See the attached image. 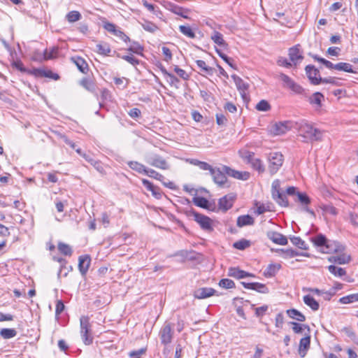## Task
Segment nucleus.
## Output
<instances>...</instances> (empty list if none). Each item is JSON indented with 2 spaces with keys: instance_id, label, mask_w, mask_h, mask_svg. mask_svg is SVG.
Listing matches in <instances>:
<instances>
[{
  "instance_id": "nucleus-12",
  "label": "nucleus",
  "mask_w": 358,
  "mask_h": 358,
  "mask_svg": "<svg viewBox=\"0 0 358 358\" xmlns=\"http://www.w3.org/2000/svg\"><path fill=\"white\" fill-rule=\"evenodd\" d=\"M222 169L225 171L228 176L238 180H248L250 176V173L248 171H236L226 165H222Z\"/></svg>"
},
{
  "instance_id": "nucleus-17",
  "label": "nucleus",
  "mask_w": 358,
  "mask_h": 358,
  "mask_svg": "<svg viewBox=\"0 0 358 358\" xmlns=\"http://www.w3.org/2000/svg\"><path fill=\"white\" fill-rule=\"evenodd\" d=\"M267 237L274 243L280 245H286L288 243L287 237L277 231H268Z\"/></svg>"
},
{
  "instance_id": "nucleus-52",
  "label": "nucleus",
  "mask_w": 358,
  "mask_h": 358,
  "mask_svg": "<svg viewBox=\"0 0 358 358\" xmlns=\"http://www.w3.org/2000/svg\"><path fill=\"white\" fill-rule=\"evenodd\" d=\"M179 30L182 34L189 38H194L196 37L195 33L189 26L180 25L179 26Z\"/></svg>"
},
{
  "instance_id": "nucleus-34",
  "label": "nucleus",
  "mask_w": 358,
  "mask_h": 358,
  "mask_svg": "<svg viewBox=\"0 0 358 358\" xmlns=\"http://www.w3.org/2000/svg\"><path fill=\"white\" fill-rule=\"evenodd\" d=\"M57 249L60 253L65 256L71 257L73 254V250L71 247L63 242H59L57 244Z\"/></svg>"
},
{
  "instance_id": "nucleus-59",
  "label": "nucleus",
  "mask_w": 358,
  "mask_h": 358,
  "mask_svg": "<svg viewBox=\"0 0 358 358\" xmlns=\"http://www.w3.org/2000/svg\"><path fill=\"white\" fill-rule=\"evenodd\" d=\"M143 5L151 13L158 15V13H160L159 9L157 6L154 4L150 3L146 0H142Z\"/></svg>"
},
{
  "instance_id": "nucleus-6",
  "label": "nucleus",
  "mask_w": 358,
  "mask_h": 358,
  "mask_svg": "<svg viewBox=\"0 0 358 358\" xmlns=\"http://www.w3.org/2000/svg\"><path fill=\"white\" fill-rule=\"evenodd\" d=\"M284 161L283 155L278 152H271L268 156V171L271 175L275 174L282 166Z\"/></svg>"
},
{
  "instance_id": "nucleus-58",
  "label": "nucleus",
  "mask_w": 358,
  "mask_h": 358,
  "mask_svg": "<svg viewBox=\"0 0 358 358\" xmlns=\"http://www.w3.org/2000/svg\"><path fill=\"white\" fill-rule=\"evenodd\" d=\"M255 108L259 111L266 112L271 109V106L267 101L263 99L256 105Z\"/></svg>"
},
{
  "instance_id": "nucleus-19",
  "label": "nucleus",
  "mask_w": 358,
  "mask_h": 358,
  "mask_svg": "<svg viewBox=\"0 0 358 358\" xmlns=\"http://www.w3.org/2000/svg\"><path fill=\"white\" fill-rule=\"evenodd\" d=\"M228 275L236 279H243L246 277H255V275L237 267H230L228 270Z\"/></svg>"
},
{
  "instance_id": "nucleus-18",
  "label": "nucleus",
  "mask_w": 358,
  "mask_h": 358,
  "mask_svg": "<svg viewBox=\"0 0 358 358\" xmlns=\"http://www.w3.org/2000/svg\"><path fill=\"white\" fill-rule=\"evenodd\" d=\"M141 181H142L143 186L148 191L152 192V194L155 198H156L157 199H159L162 198V192L159 187L154 185L150 181H149L147 179H142Z\"/></svg>"
},
{
  "instance_id": "nucleus-46",
  "label": "nucleus",
  "mask_w": 358,
  "mask_h": 358,
  "mask_svg": "<svg viewBox=\"0 0 358 358\" xmlns=\"http://www.w3.org/2000/svg\"><path fill=\"white\" fill-rule=\"evenodd\" d=\"M97 52L103 55H108L111 50L109 44L107 43H100L96 45Z\"/></svg>"
},
{
  "instance_id": "nucleus-25",
  "label": "nucleus",
  "mask_w": 358,
  "mask_h": 358,
  "mask_svg": "<svg viewBox=\"0 0 358 358\" xmlns=\"http://www.w3.org/2000/svg\"><path fill=\"white\" fill-rule=\"evenodd\" d=\"M324 100V96L319 92L313 93L309 98V103L317 108L322 107V101Z\"/></svg>"
},
{
  "instance_id": "nucleus-26",
  "label": "nucleus",
  "mask_w": 358,
  "mask_h": 358,
  "mask_svg": "<svg viewBox=\"0 0 358 358\" xmlns=\"http://www.w3.org/2000/svg\"><path fill=\"white\" fill-rule=\"evenodd\" d=\"M351 257L346 254H341L339 255L331 256L329 258V261L338 264H345L350 262Z\"/></svg>"
},
{
  "instance_id": "nucleus-15",
  "label": "nucleus",
  "mask_w": 358,
  "mask_h": 358,
  "mask_svg": "<svg viewBox=\"0 0 358 358\" xmlns=\"http://www.w3.org/2000/svg\"><path fill=\"white\" fill-rule=\"evenodd\" d=\"M344 249V246L339 242L328 240L327 244L325 248L322 249V252L324 253H338L342 252Z\"/></svg>"
},
{
  "instance_id": "nucleus-2",
  "label": "nucleus",
  "mask_w": 358,
  "mask_h": 358,
  "mask_svg": "<svg viewBox=\"0 0 358 358\" xmlns=\"http://www.w3.org/2000/svg\"><path fill=\"white\" fill-rule=\"evenodd\" d=\"M185 213L188 217H193L194 221L199 224L203 230L208 232L213 231V221L209 217L199 213L194 209L187 210Z\"/></svg>"
},
{
  "instance_id": "nucleus-64",
  "label": "nucleus",
  "mask_w": 358,
  "mask_h": 358,
  "mask_svg": "<svg viewBox=\"0 0 358 358\" xmlns=\"http://www.w3.org/2000/svg\"><path fill=\"white\" fill-rule=\"evenodd\" d=\"M253 290L263 294L268 292V288L266 286V285L260 282H255Z\"/></svg>"
},
{
  "instance_id": "nucleus-23",
  "label": "nucleus",
  "mask_w": 358,
  "mask_h": 358,
  "mask_svg": "<svg viewBox=\"0 0 358 358\" xmlns=\"http://www.w3.org/2000/svg\"><path fill=\"white\" fill-rule=\"evenodd\" d=\"M80 84L87 91L94 93L97 99H99L98 94L96 92V85L92 79L90 78H84L80 80Z\"/></svg>"
},
{
  "instance_id": "nucleus-36",
  "label": "nucleus",
  "mask_w": 358,
  "mask_h": 358,
  "mask_svg": "<svg viewBox=\"0 0 358 358\" xmlns=\"http://www.w3.org/2000/svg\"><path fill=\"white\" fill-rule=\"evenodd\" d=\"M276 252H282L285 254V258H287V257H289V258H292V257H296V256H299V255H302V256H305V257H308V254H305V253H301V252H299L295 250H293V249H286V250H284V249H277L275 250Z\"/></svg>"
},
{
  "instance_id": "nucleus-5",
  "label": "nucleus",
  "mask_w": 358,
  "mask_h": 358,
  "mask_svg": "<svg viewBox=\"0 0 358 358\" xmlns=\"http://www.w3.org/2000/svg\"><path fill=\"white\" fill-rule=\"evenodd\" d=\"M145 162L150 166L162 170H168L170 169V164L167 161L157 154L148 155L145 158Z\"/></svg>"
},
{
  "instance_id": "nucleus-38",
  "label": "nucleus",
  "mask_w": 358,
  "mask_h": 358,
  "mask_svg": "<svg viewBox=\"0 0 358 358\" xmlns=\"http://www.w3.org/2000/svg\"><path fill=\"white\" fill-rule=\"evenodd\" d=\"M74 63L78 69L83 73H86L88 71V64L85 60L80 57L73 59Z\"/></svg>"
},
{
  "instance_id": "nucleus-8",
  "label": "nucleus",
  "mask_w": 358,
  "mask_h": 358,
  "mask_svg": "<svg viewBox=\"0 0 358 358\" xmlns=\"http://www.w3.org/2000/svg\"><path fill=\"white\" fill-rule=\"evenodd\" d=\"M305 71L311 84L317 85L321 83L322 77L319 70L315 66L311 64L307 65L305 68Z\"/></svg>"
},
{
  "instance_id": "nucleus-54",
  "label": "nucleus",
  "mask_w": 358,
  "mask_h": 358,
  "mask_svg": "<svg viewBox=\"0 0 358 358\" xmlns=\"http://www.w3.org/2000/svg\"><path fill=\"white\" fill-rule=\"evenodd\" d=\"M59 48L57 47H52L51 49H45L44 51V59H51L55 58L58 54Z\"/></svg>"
},
{
  "instance_id": "nucleus-49",
  "label": "nucleus",
  "mask_w": 358,
  "mask_h": 358,
  "mask_svg": "<svg viewBox=\"0 0 358 358\" xmlns=\"http://www.w3.org/2000/svg\"><path fill=\"white\" fill-rule=\"evenodd\" d=\"M356 301H358V293L343 296L339 299V302L342 304H348Z\"/></svg>"
},
{
  "instance_id": "nucleus-53",
  "label": "nucleus",
  "mask_w": 358,
  "mask_h": 358,
  "mask_svg": "<svg viewBox=\"0 0 358 358\" xmlns=\"http://www.w3.org/2000/svg\"><path fill=\"white\" fill-rule=\"evenodd\" d=\"M66 18L69 22L72 23L80 20L81 15L78 11L72 10L67 13Z\"/></svg>"
},
{
  "instance_id": "nucleus-1",
  "label": "nucleus",
  "mask_w": 358,
  "mask_h": 358,
  "mask_svg": "<svg viewBox=\"0 0 358 358\" xmlns=\"http://www.w3.org/2000/svg\"><path fill=\"white\" fill-rule=\"evenodd\" d=\"M294 127L298 130L299 136L303 138V142L308 143L322 140V131L305 120L296 122Z\"/></svg>"
},
{
  "instance_id": "nucleus-27",
  "label": "nucleus",
  "mask_w": 358,
  "mask_h": 358,
  "mask_svg": "<svg viewBox=\"0 0 358 358\" xmlns=\"http://www.w3.org/2000/svg\"><path fill=\"white\" fill-rule=\"evenodd\" d=\"M34 73L36 76L50 78H52L55 80H57L59 78V76L58 74L54 73L50 70L46 71L44 69H34Z\"/></svg>"
},
{
  "instance_id": "nucleus-13",
  "label": "nucleus",
  "mask_w": 358,
  "mask_h": 358,
  "mask_svg": "<svg viewBox=\"0 0 358 358\" xmlns=\"http://www.w3.org/2000/svg\"><path fill=\"white\" fill-rule=\"evenodd\" d=\"M300 45L297 44L289 49V57L294 66H296L303 59Z\"/></svg>"
},
{
  "instance_id": "nucleus-33",
  "label": "nucleus",
  "mask_w": 358,
  "mask_h": 358,
  "mask_svg": "<svg viewBox=\"0 0 358 358\" xmlns=\"http://www.w3.org/2000/svg\"><path fill=\"white\" fill-rule=\"evenodd\" d=\"M287 314L290 318L296 320L299 322H304L306 320L305 315L296 309H289L287 310Z\"/></svg>"
},
{
  "instance_id": "nucleus-43",
  "label": "nucleus",
  "mask_w": 358,
  "mask_h": 358,
  "mask_svg": "<svg viewBox=\"0 0 358 358\" xmlns=\"http://www.w3.org/2000/svg\"><path fill=\"white\" fill-rule=\"evenodd\" d=\"M17 335V331L15 329H1L0 336L4 339H9Z\"/></svg>"
},
{
  "instance_id": "nucleus-24",
  "label": "nucleus",
  "mask_w": 358,
  "mask_h": 358,
  "mask_svg": "<svg viewBox=\"0 0 358 358\" xmlns=\"http://www.w3.org/2000/svg\"><path fill=\"white\" fill-rule=\"evenodd\" d=\"M255 223L254 218L250 215H244L238 217L236 224L238 227L253 225Z\"/></svg>"
},
{
  "instance_id": "nucleus-9",
  "label": "nucleus",
  "mask_w": 358,
  "mask_h": 358,
  "mask_svg": "<svg viewBox=\"0 0 358 358\" xmlns=\"http://www.w3.org/2000/svg\"><path fill=\"white\" fill-rule=\"evenodd\" d=\"M210 176L213 178V182L219 187H223L227 182V175L222 169V166L221 167H215Z\"/></svg>"
},
{
  "instance_id": "nucleus-41",
  "label": "nucleus",
  "mask_w": 358,
  "mask_h": 358,
  "mask_svg": "<svg viewBox=\"0 0 358 358\" xmlns=\"http://www.w3.org/2000/svg\"><path fill=\"white\" fill-rule=\"evenodd\" d=\"M336 70L348 73H355L352 69V66L346 62H339L335 64Z\"/></svg>"
},
{
  "instance_id": "nucleus-56",
  "label": "nucleus",
  "mask_w": 358,
  "mask_h": 358,
  "mask_svg": "<svg viewBox=\"0 0 358 358\" xmlns=\"http://www.w3.org/2000/svg\"><path fill=\"white\" fill-rule=\"evenodd\" d=\"M290 324L293 326L292 329L295 334H301L304 329L310 331V328L307 324H299L295 322H291Z\"/></svg>"
},
{
  "instance_id": "nucleus-20",
  "label": "nucleus",
  "mask_w": 358,
  "mask_h": 358,
  "mask_svg": "<svg viewBox=\"0 0 358 358\" xmlns=\"http://www.w3.org/2000/svg\"><path fill=\"white\" fill-rule=\"evenodd\" d=\"M78 262L79 271L83 275H85L89 269L91 259L89 255H83L79 257Z\"/></svg>"
},
{
  "instance_id": "nucleus-57",
  "label": "nucleus",
  "mask_w": 358,
  "mask_h": 358,
  "mask_svg": "<svg viewBox=\"0 0 358 358\" xmlns=\"http://www.w3.org/2000/svg\"><path fill=\"white\" fill-rule=\"evenodd\" d=\"M118 57L122 58V59L127 61L128 63L131 64L132 66H136L139 64V59L134 57L133 55H122L120 56L119 54L117 55Z\"/></svg>"
},
{
  "instance_id": "nucleus-10",
  "label": "nucleus",
  "mask_w": 358,
  "mask_h": 358,
  "mask_svg": "<svg viewBox=\"0 0 358 358\" xmlns=\"http://www.w3.org/2000/svg\"><path fill=\"white\" fill-rule=\"evenodd\" d=\"M163 6L166 9L170 10L171 12L178 15L181 16L185 19L189 18L187 14L189 13V10L187 8H184L175 4L174 3L168 1H164L163 3Z\"/></svg>"
},
{
  "instance_id": "nucleus-60",
  "label": "nucleus",
  "mask_w": 358,
  "mask_h": 358,
  "mask_svg": "<svg viewBox=\"0 0 358 358\" xmlns=\"http://www.w3.org/2000/svg\"><path fill=\"white\" fill-rule=\"evenodd\" d=\"M219 286L224 289H231L235 287V283L232 280L224 278L219 282Z\"/></svg>"
},
{
  "instance_id": "nucleus-7",
  "label": "nucleus",
  "mask_w": 358,
  "mask_h": 358,
  "mask_svg": "<svg viewBox=\"0 0 358 358\" xmlns=\"http://www.w3.org/2000/svg\"><path fill=\"white\" fill-rule=\"evenodd\" d=\"M294 125L295 123L292 121L276 122L271 127V132L275 136L282 135L294 127Z\"/></svg>"
},
{
  "instance_id": "nucleus-14",
  "label": "nucleus",
  "mask_w": 358,
  "mask_h": 358,
  "mask_svg": "<svg viewBox=\"0 0 358 358\" xmlns=\"http://www.w3.org/2000/svg\"><path fill=\"white\" fill-rule=\"evenodd\" d=\"M236 199V195L229 194L220 198L218 201L219 208L223 211H227L230 209L234 204Z\"/></svg>"
},
{
  "instance_id": "nucleus-39",
  "label": "nucleus",
  "mask_w": 358,
  "mask_h": 358,
  "mask_svg": "<svg viewBox=\"0 0 358 358\" xmlns=\"http://www.w3.org/2000/svg\"><path fill=\"white\" fill-rule=\"evenodd\" d=\"M193 203L200 208L210 209L209 201L204 197L195 196L193 198Z\"/></svg>"
},
{
  "instance_id": "nucleus-48",
  "label": "nucleus",
  "mask_w": 358,
  "mask_h": 358,
  "mask_svg": "<svg viewBox=\"0 0 358 358\" xmlns=\"http://www.w3.org/2000/svg\"><path fill=\"white\" fill-rule=\"evenodd\" d=\"M250 241L246 239H241L233 244V247L237 250H243L250 246Z\"/></svg>"
},
{
  "instance_id": "nucleus-37",
  "label": "nucleus",
  "mask_w": 358,
  "mask_h": 358,
  "mask_svg": "<svg viewBox=\"0 0 358 358\" xmlns=\"http://www.w3.org/2000/svg\"><path fill=\"white\" fill-rule=\"evenodd\" d=\"M281 268V266L280 264H269L265 271H264V275L266 277H273L275 275L277 271Z\"/></svg>"
},
{
  "instance_id": "nucleus-50",
  "label": "nucleus",
  "mask_w": 358,
  "mask_h": 358,
  "mask_svg": "<svg viewBox=\"0 0 358 358\" xmlns=\"http://www.w3.org/2000/svg\"><path fill=\"white\" fill-rule=\"evenodd\" d=\"M239 154L241 157L248 164H250L255 159V153L248 150L240 151Z\"/></svg>"
},
{
  "instance_id": "nucleus-35",
  "label": "nucleus",
  "mask_w": 358,
  "mask_h": 358,
  "mask_svg": "<svg viewBox=\"0 0 358 358\" xmlns=\"http://www.w3.org/2000/svg\"><path fill=\"white\" fill-rule=\"evenodd\" d=\"M127 50L129 52L142 56L144 48L137 41H131V45L128 48Z\"/></svg>"
},
{
  "instance_id": "nucleus-47",
  "label": "nucleus",
  "mask_w": 358,
  "mask_h": 358,
  "mask_svg": "<svg viewBox=\"0 0 358 358\" xmlns=\"http://www.w3.org/2000/svg\"><path fill=\"white\" fill-rule=\"evenodd\" d=\"M112 95L110 92L106 89L104 88L101 92V101H99V106L100 108H103L104 106V102L106 101H111Z\"/></svg>"
},
{
  "instance_id": "nucleus-21",
  "label": "nucleus",
  "mask_w": 358,
  "mask_h": 358,
  "mask_svg": "<svg viewBox=\"0 0 358 358\" xmlns=\"http://www.w3.org/2000/svg\"><path fill=\"white\" fill-rule=\"evenodd\" d=\"M310 336L308 335L300 340L299 346V354L301 357H304L310 348Z\"/></svg>"
},
{
  "instance_id": "nucleus-22",
  "label": "nucleus",
  "mask_w": 358,
  "mask_h": 358,
  "mask_svg": "<svg viewBox=\"0 0 358 358\" xmlns=\"http://www.w3.org/2000/svg\"><path fill=\"white\" fill-rule=\"evenodd\" d=\"M215 292L216 291L211 287H202L195 291L194 296L199 299H206L214 295Z\"/></svg>"
},
{
  "instance_id": "nucleus-61",
  "label": "nucleus",
  "mask_w": 358,
  "mask_h": 358,
  "mask_svg": "<svg viewBox=\"0 0 358 358\" xmlns=\"http://www.w3.org/2000/svg\"><path fill=\"white\" fill-rule=\"evenodd\" d=\"M65 306L62 300H57L55 308V317L59 320V315L64 311Z\"/></svg>"
},
{
  "instance_id": "nucleus-11",
  "label": "nucleus",
  "mask_w": 358,
  "mask_h": 358,
  "mask_svg": "<svg viewBox=\"0 0 358 358\" xmlns=\"http://www.w3.org/2000/svg\"><path fill=\"white\" fill-rule=\"evenodd\" d=\"M173 330L170 323L166 322L159 331L162 344L166 345L171 343L173 338Z\"/></svg>"
},
{
  "instance_id": "nucleus-31",
  "label": "nucleus",
  "mask_w": 358,
  "mask_h": 358,
  "mask_svg": "<svg viewBox=\"0 0 358 358\" xmlns=\"http://www.w3.org/2000/svg\"><path fill=\"white\" fill-rule=\"evenodd\" d=\"M303 302L306 305L309 306L313 311L319 309V303L310 295H306L303 296Z\"/></svg>"
},
{
  "instance_id": "nucleus-28",
  "label": "nucleus",
  "mask_w": 358,
  "mask_h": 358,
  "mask_svg": "<svg viewBox=\"0 0 358 358\" xmlns=\"http://www.w3.org/2000/svg\"><path fill=\"white\" fill-rule=\"evenodd\" d=\"M127 165L130 169L140 174L145 175L148 169L143 164L136 161H129L127 162Z\"/></svg>"
},
{
  "instance_id": "nucleus-51",
  "label": "nucleus",
  "mask_w": 358,
  "mask_h": 358,
  "mask_svg": "<svg viewBox=\"0 0 358 358\" xmlns=\"http://www.w3.org/2000/svg\"><path fill=\"white\" fill-rule=\"evenodd\" d=\"M297 201H299L302 206H308L310 203V199L304 192H296Z\"/></svg>"
},
{
  "instance_id": "nucleus-16",
  "label": "nucleus",
  "mask_w": 358,
  "mask_h": 358,
  "mask_svg": "<svg viewBox=\"0 0 358 358\" xmlns=\"http://www.w3.org/2000/svg\"><path fill=\"white\" fill-rule=\"evenodd\" d=\"M231 78L234 80L236 86L238 90L239 91L241 96L243 97V99H245L246 98V92L249 87L248 84L245 83L241 78L236 75H232Z\"/></svg>"
},
{
  "instance_id": "nucleus-30",
  "label": "nucleus",
  "mask_w": 358,
  "mask_h": 358,
  "mask_svg": "<svg viewBox=\"0 0 358 358\" xmlns=\"http://www.w3.org/2000/svg\"><path fill=\"white\" fill-rule=\"evenodd\" d=\"M312 242L317 247L322 248V250L325 248L327 244V238L322 234H319L315 237L311 238Z\"/></svg>"
},
{
  "instance_id": "nucleus-44",
  "label": "nucleus",
  "mask_w": 358,
  "mask_h": 358,
  "mask_svg": "<svg viewBox=\"0 0 358 358\" xmlns=\"http://www.w3.org/2000/svg\"><path fill=\"white\" fill-rule=\"evenodd\" d=\"M329 271L337 277H342L346 274V271L344 268L337 267L334 265H330L328 266Z\"/></svg>"
},
{
  "instance_id": "nucleus-40",
  "label": "nucleus",
  "mask_w": 358,
  "mask_h": 358,
  "mask_svg": "<svg viewBox=\"0 0 358 358\" xmlns=\"http://www.w3.org/2000/svg\"><path fill=\"white\" fill-rule=\"evenodd\" d=\"M196 63L200 70L204 71L206 74L212 76L214 73L215 69L207 66L203 60L198 59L196 61Z\"/></svg>"
},
{
  "instance_id": "nucleus-63",
  "label": "nucleus",
  "mask_w": 358,
  "mask_h": 358,
  "mask_svg": "<svg viewBox=\"0 0 358 358\" xmlns=\"http://www.w3.org/2000/svg\"><path fill=\"white\" fill-rule=\"evenodd\" d=\"M216 52L218 54V55L226 62L233 69H236V67L232 64V59L229 57L227 55L224 54L220 50L216 48L215 49Z\"/></svg>"
},
{
  "instance_id": "nucleus-55",
  "label": "nucleus",
  "mask_w": 358,
  "mask_h": 358,
  "mask_svg": "<svg viewBox=\"0 0 358 358\" xmlns=\"http://www.w3.org/2000/svg\"><path fill=\"white\" fill-rule=\"evenodd\" d=\"M145 175L161 182H163V180L164 179V176L163 175L152 169H148Z\"/></svg>"
},
{
  "instance_id": "nucleus-3",
  "label": "nucleus",
  "mask_w": 358,
  "mask_h": 358,
  "mask_svg": "<svg viewBox=\"0 0 358 358\" xmlns=\"http://www.w3.org/2000/svg\"><path fill=\"white\" fill-rule=\"evenodd\" d=\"M80 334L83 342L86 345H91L93 343L94 337L92 335V325L88 316L80 317Z\"/></svg>"
},
{
  "instance_id": "nucleus-32",
  "label": "nucleus",
  "mask_w": 358,
  "mask_h": 358,
  "mask_svg": "<svg viewBox=\"0 0 358 358\" xmlns=\"http://www.w3.org/2000/svg\"><path fill=\"white\" fill-rule=\"evenodd\" d=\"M191 164H192L194 166H198L200 169H201L203 171H208L210 174L212 173L213 171L215 169L211 165H210L208 163H207L206 162L199 161L198 159H192Z\"/></svg>"
},
{
  "instance_id": "nucleus-62",
  "label": "nucleus",
  "mask_w": 358,
  "mask_h": 358,
  "mask_svg": "<svg viewBox=\"0 0 358 358\" xmlns=\"http://www.w3.org/2000/svg\"><path fill=\"white\" fill-rule=\"evenodd\" d=\"M279 78L284 83L285 86L288 88L294 83L291 78L282 73L279 75Z\"/></svg>"
},
{
  "instance_id": "nucleus-4",
  "label": "nucleus",
  "mask_w": 358,
  "mask_h": 358,
  "mask_svg": "<svg viewBox=\"0 0 358 358\" xmlns=\"http://www.w3.org/2000/svg\"><path fill=\"white\" fill-rule=\"evenodd\" d=\"M271 194L272 198L278 205L285 208L289 206V201L286 195L280 192V182L278 179L272 182Z\"/></svg>"
},
{
  "instance_id": "nucleus-29",
  "label": "nucleus",
  "mask_w": 358,
  "mask_h": 358,
  "mask_svg": "<svg viewBox=\"0 0 358 358\" xmlns=\"http://www.w3.org/2000/svg\"><path fill=\"white\" fill-rule=\"evenodd\" d=\"M210 38L215 43L221 47L226 48L228 45V44L223 38V35L219 31H214L210 36Z\"/></svg>"
},
{
  "instance_id": "nucleus-42",
  "label": "nucleus",
  "mask_w": 358,
  "mask_h": 358,
  "mask_svg": "<svg viewBox=\"0 0 358 358\" xmlns=\"http://www.w3.org/2000/svg\"><path fill=\"white\" fill-rule=\"evenodd\" d=\"M253 169L258 171L259 173H262L265 171V167L260 159L255 158L250 164Z\"/></svg>"
},
{
  "instance_id": "nucleus-45",
  "label": "nucleus",
  "mask_w": 358,
  "mask_h": 358,
  "mask_svg": "<svg viewBox=\"0 0 358 358\" xmlns=\"http://www.w3.org/2000/svg\"><path fill=\"white\" fill-rule=\"evenodd\" d=\"M292 243L302 250H308L307 244L300 237L292 236L290 238Z\"/></svg>"
}]
</instances>
